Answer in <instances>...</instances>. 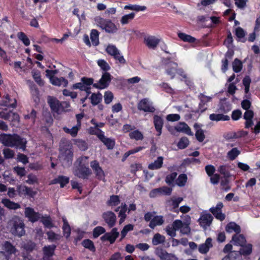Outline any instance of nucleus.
I'll return each mask as SVG.
<instances>
[{"mask_svg": "<svg viewBox=\"0 0 260 260\" xmlns=\"http://www.w3.org/2000/svg\"><path fill=\"white\" fill-rule=\"evenodd\" d=\"M0 141L5 146L25 150L27 141L17 135L3 134L0 135Z\"/></svg>", "mask_w": 260, "mask_h": 260, "instance_id": "f257e3e1", "label": "nucleus"}, {"mask_svg": "<svg viewBox=\"0 0 260 260\" xmlns=\"http://www.w3.org/2000/svg\"><path fill=\"white\" fill-rule=\"evenodd\" d=\"M10 232L14 236L21 237L25 234V224L22 219L17 216H13L8 222Z\"/></svg>", "mask_w": 260, "mask_h": 260, "instance_id": "f03ea898", "label": "nucleus"}, {"mask_svg": "<svg viewBox=\"0 0 260 260\" xmlns=\"http://www.w3.org/2000/svg\"><path fill=\"white\" fill-rule=\"evenodd\" d=\"M94 21L98 26L102 29H105L107 32L114 33L117 30V27L110 20L104 19L100 16H97L94 18Z\"/></svg>", "mask_w": 260, "mask_h": 260, "instance_id": "7ed1b4c3", "label": "nucleus"}, {"mask_svg": "<svg viewBox=\"0 0 260 260\" xmlns=\"http://www.w3.org/2000/svg\"><path fill=\"white\" fill-rule=\"evenodd\" d=\"M73 154L70 149H67L60 152L59 159L64 168H68L72 164Z\"/></svg>", "mask_w": 260, "mask_h": 260, "instance_id": "20e7f679", "label": "nucleus"}, {"mask_svg": "<svg viewBox=\"0 0 260 260\" xmlns=\"http://www.w3.org/2000/svg\"><path fill=\"white\" fill-rule=\"evenodd\" d=\"M106 51L108 54L113 56L114 59L117 60L121 64H124L125 63V60L123 56L121 55L119 51L114 45H108Z\"/></svg>", "mask_w": 260, "mask_h": 260, "instance_id": "39448f33", "label": "nucleus"}, {"mask_svg": "<svg viewBox=\"0 0 260 260\" xmlns=\"http://www.w3.org/2000/svg\"><path fill=\"white\" fill-rule=\"evenodd\" d=\"M111 80V76L108 72H104L99 82L93 84V86L98 89H104L107 88Z\"/></svg>", "mask_w": 260, "mask_h": 260, "instance_id": "423d86ee", "label": "nucleus"}, {"mask_svg": "<svg viewBox=\"0 0 260 260\" xmlns=\"http://www.w3.org/2000/svg\"><path fill=\"white\" fill-rule=\"evenodd\" d=\"M213 216L207 211H203L201 214V216L198 219L200 225L204 229L210 226L213 220Z\"/></svg>", "mask_w": 260, "mask_h": 260, "instance_id": "0eeeda50", "label": "nucleus"}, {"mask_svg": "<svg viewBox=\"0 0 260 260\" xmlns=\"http://www.w3.org/2000/svg\"><path fill=\"white\" fill-rule=\"evenodd\" d=\"M91 173V171L88 166L84 165L78 166L74 171L75 176L83 179H87Z\"/></svg>", "mask_w": 260, "mask_h": 260, "instance_id": "6e6552de", "label": "nucleus"}, {"mask_svg": "<svg viewBox=\"0 0 260 260\" xmlns=\"http://www.w3.org/2000/svg\"><path fill=\"white\" fill-rule=\"evenodd\" d=\"M155 253L161 260H178L177 257L172 253H169L162 248L157 247Z\"/></svg>", "mask_w": 260, "mask_h": 260, "instance_id": "1a4fd4ad", "label": "nucleus"}, {"mask_svg": "<svg viewBox=\"0 0 260 260\" xmlns=\"http://www.w3.org/2000/svg\"><path fill=\"white\" fill-rule=\"evenodd\" d=\"M24 215L28 218L31 222H35L41 218V214L39 212H36L34 209L31 207H26L25 208Z\"/></svg>", "mask_w": 260, "mask_h": 260, "instance_id": "9d476101", "label": "nucleus"}, {"mask_svg": "<svg viewBox=\"0 0 260 260\" xmlns=\"http://www.w3.org/2000/svg\"><path fill=\"white\" fill-rule=\"evenodd\" d=\"M92 134L97 135L99 139L106 146L107 149H112L115 145V141L113 139L106 137L104 135L100 132L99 134H97L94 131H91Z\"/></svg>", "mask_w": 260, "mask_h": 260, "instance_id": "9b49d317", "label": "nucleus"}, {"mask_svg": "<svg viewBox=\"0 0 260 260\" xmlns=\"http://www.w3.org/2000/svg\"><path fill=\"white\" fill-rule=\"evenodd\" d=\"M90 167L98 179L102 180L104 179L105 173L97 160L92 161L90 162Z\"/></svg>", "mask_w": 260, "mask_h": 260, "instance_id": "f8f14e48", "label": "nucleus"}, {"mask_svg": "<svg viewBox=\"0 0 260 260\" xmlns=\"http://www.w3.org/2000/svg\"><path fill=\"white\" fill-rule=\"evenodd\" d=\"M223 205L221 202L218 203L216 207H213L210 209V211L217 219L222 221L225 219V215L221 212V209Z\"/></svg>", "mask_w": 260, "mask_h": 260, "instance_id": "ddd939ff", "label": "nucleus"}, {"mask_svg": "<svg viewBox=\"0 0 260 260\" xmlns=\"http://www.w3.org/2000/svg\"><path fill=\"white\" fill-rule=\"evenodd\" d=\"M47 101L53 112L57 114L61 113V103L57 99L49 96Z\"/></svg>", "mask_w": 260, "mask_h": 260, "instance_id": "4468645a", "label": "nucleus"}, {"mask_svg": "<svg viewBox=\"0 0 260 260\" xmlns=\"http://www.w3.org/2000/svg\"><path fill=\"white\" fill-rule=\"evenodd\" d=\"M102 217L110 228L113 226L116 221V215L112 211H107L103 213Z\"/></svg>", "mask_w": 260, "mask_h": 260, "instance_id": "2eb2a0df", "label": "nucleus"}, {"mask_svg": "<svg viewBox=\"0 0 260 260\" xmlns=\"http://www.w3.org/2000/svg\"><path fill=\"white\" fill-rule=\"evenodd\" d=\"M138 108L145 112H154L155 111V108L152 106L147 99L142 100L138 104Z\"/></svg>", "mask_w": 260, "mask_h": 260, "instance_id": "dca6fc26", "label": "nucleus"}, {"mask_svg": "<svg viewBox=\"0 0 260 260\" xmlns=\"http://www.w3.org/2000/svg\"><path fill=\"white\" fill-rule=\"evenodd\" d=\"M119 235L116 228H113L110 232L106 233L101 238L102 241H109L111 244L113 243Z\"/></svg>", "mask_w": 260, "mask_h": 260, "instance_id": "f3484780", "label": "nucleus"}, {"mask_svg": "<svg viewBox=\"0 0 260 260\" xmlns=\"http://www.w3.org/2000/svg\"><path fill=\"white\" fill-rule=\"evenodd\" d=\"M159 42L160 40L154 36H149L144 39V43L148 48L151 49L155 48Z\"/></svg>", "mask_w": 260, "mask_h": 260, "instance_id": "a211bd4d", "label": "nucleus"}, {"mask_svg": "<svg viewBox=\"0 0 260 260\" xmlns=\"http://www.w3.org/2000/svg\"><path fill=\"white\" fill-rule=\"evenodd\" d=\"M2 203L8 209L10 210H17L20 208V205L17 203L11 201L8 199H3L1 201Z\"/></svg>", "mask_w": 260, "mask_h": 260, "instance_id": "6ab92c4d", "label": "nucleus"}, {"mask_svg": "<svg viewBox=\"0 0 260 260\" xmlns=\"http://www.w3.org/2000/svg\"><path fill=\"white\" fill-rule=\"evenodd\" d=\"M175 129L177 132H183L190 136L193 135V134L191 132L190 128L185 123H179L175 127Z\"/></svg>", "mask_w": 260, "mask_h": 260, "instance_id": "aec40b11", "label": "nucleus"}, {"mask_svg": "<svg viewBox=\"0 0 260 260\" xmlns=\"http://www.w3.org/2000/svg\"><path fill=\"white\" fill-rule=\"evenodd\" d=\"M212 247V239L210 238H208L206 239L205 243L201 244L199 247V251L201 253H207L209 249Z\"/></svg>", "mask_w": 260, "mask_h": 260, "instance_id": "412c9836", "label": "nucleus"}, {"mask_svg": "<svg viewBox=\"0 0 260 260\" xmlns=\"http://www.w3.org/2000/svg\"><path fill=\"white\" fill-rule=\"evenodd\" d=\"M153 122L155 128L158 132V136H160L161 134V129L164 124V121L162 118L157 115H155L153 118Z\"/></svg>", "mask_w": 260, "mask_h": 260, "instance_id": "4be33fe9", "label": "nucleus"}, {"mask_svg": "<svg viewBox=\"0 0 260 260\" xmlns=\"http://www.w3.org/2000/svg\"><path fill=\"white\" fill-rule=\"evenodd\" d=\"M40 219H41L40 221L46 228L51 229L54 226L51 218L48 215H45L44 216L41 215Z\"/></svg>", "mask_w": 260, "mask_h": 260, "instance_id": "5701e85b", "label": "nucleus"}, {"mask_svg": "<svg viewBox=\"0 0 260 260\" xmlns=\"http://www.w3.org/2000/svg\"><path fill=\"white\" fill-rule=\"evenodd\" d=\"M69 182V178L64 176H59L57 178L53 179L50 184H54L59 183L61 187H63Z\"/></svg>", "mask_w": 260, "mask_h": 260, "instance_id": "b1692460", "label": "nucleus"}, {"mask_svg": "<svg viewBox=\"0 0 260 260\" xmlns=\"http://www.w3.org/2000/svg\"><path fill=\"white\" fill-rule=\"evenodd\" d=\"M164 222V220L162 216H154L153 219L150 221L149 226L153 229L158 225H162Z\"/></svg>", "mask_w": 260, "mask_h": 260, "instance_id": "393cba45", "label": "nucleus"}, {"mask_svg": "<svg viewBox=\"0 0 260 260\" xmlns=\"http://www.w3.org/2000/svg\"><path fill=\"white\" fill-rule=\"evenodd\" d=\"M50 81L52 84L58 86L66 87L68 84V80L63 77L57 78L55 77L50 80Z\"/></svg>", "mask_w": 260, "mask_h": 260, "instance_id": "a878e982", "label": "nucleus"}, {"mask_svg": "<svg viewBox=\"0 0 260 260\" xmlns=\"http://www.w3.org/2000/svg\"><path fill=\"white\" fill-rule=\"evenodd\" d=\"M209 118L212 121H228L230 120V116L222 114H211L209 116Z\"/></svg>", "mask_w": 260, "mask_h": 260, "instance_id": "bb28decb", "label": "nucleus"}, {"mask_svg": "<svg viewBox=\"0 0 260 260\" xmlns=\"http://www.w3.org/2000/svg\"><path fill=\"white\" fill-rule=\"evenodd\" d=\"M163 160V157H158L156 160L148 165V168L150 170H156L160 169L162 167Z\"/></svg>", "mask_w": 260, "mask_h": 260, "instance_id": "cd10ccee", "label": "nucleus"}, {"mask_svg": "<svg viewBox=\"0 0 260 260\" xmlns=\"http://www.w3.org/2000/svg\"><path fill=\"white\" fill-rule=\"evenodd\" d=\"M225 230L228 233L235 232L237 234H239L241 232L240 226L233 222H230L227 224Z\"/></svg>", "mask_w": 260, "mask_h": 260, "instance_id": "c85d7f7f", "label": "nucleus"}, {"mask_svg": "<svg viewBox=\"0 0 260 260\" xmlns=\"http://www.w3.org/2000/svg\"><path fill=\"white\" fill-rule=\"evenodd\" d=\"M232 240L234 242L235 244L243 246L246 243V239L242 235L236 234L233 236Z\"/></svg>", "mask_w": 260, "mask_h": 260, "instance_id": "c756f323", "label": "nucleus"}, {"mask_svg": "<svg viewBox=\"0 0 260 260\" xmlns=\"http://www.w3.org/2000/svg\"><path fill=\"white\" fill-rule=\"evenodd\" d=\"M252 245L251 244L243 245V246H241L240 250L237 251L240 253L241 256V255H248L252 252Z\"/></svg>", "mask_w": 260, "mask_h": 260, "instance_id": "7c9ffc66", "label": "nucleus"}, {"mask_svg": "<svg viewBox=\"0 0 260 260\" xmlns=\"http://www.w3.org/2000/svg\"><path fill=\"white\" fill-rule=\"evenodd\" d=\"M241 258L240 253L237 251H232L222 260H238Z\"/></svg>", "mask_w": 260, "mask_h": 260, "instance_id": "2f4dec72", "label": "nucleus"}, {"mask_svg": "<svg viewBox=\"0 0 260 260\" xmlns=\"http://www.w3.org/2000/svg\"><path fill=\"white\" fill-rule=\"evenodd\" d=\"M194 127L196 129V137L197 139L200 142H203L205 138L203 131L200 128L199 125L197 123L194 124Z\"/></svg>", "mask_w": 260, "mask_h": 260, "instance_id": "473e14b6", "label": "nucleus"}, {"mask_svg": "<svg viewBox=\"0 0 260 260\" xmlns=\"http://www.w3.org/2000/svg\"><path fill=\"white\" fill-rule=\"evenodd\" d=\"M165 240L166 238L164 236L157 233L154 235L152 242L153 245L156 246L164 243L165 242Z\"/></svg>", "mask_w": 260, "mask_h": 260, "instance_id": "72a5a7b5", "label": "nucleus"}, {"mask_svg": "<svg viewBox=\"0 0 260 260\" xmlns=\"http://www.w3.org/2000/svg\"><path fill=\"white\" fill-rule=\"evenodd\" d=\"M218 171L221 174L223 175L225 178V182H228L227 178H229L231 176L229 170V167L226 165L220 166L218 168Z\"/></svg>", "mask_w": 260, "mask_h": 260, "instance_id": "f704fd0d", "label": "nucleus"}, {"mask_svg": "<svg viewBox=\"0 0 260 260\" xmlns=\"http://www.w3.org/2000/svg\"><path fill=\"white\" fill-rule=\"evenodd\" d=\"M199 98L201 99V103L199 104V108H198L197 109H195L193 111V112L198 113H203L207 109L206 107H204V105L206 103V101H205L203 99L204 98H205L204 95L201 94L199 95Z\"/></svg>", "mask_w": 260, "mask_h": 260, "instance_id": "c9c22d12", "label": "nucleus"}, {"mask_svg": "<svg viewBox=\"0 0 260 260\" xmlns=\"http://www.w3.org/2000/svg\"><path fill=\"white\" fill-rule=\"evenodd\" d=\"M129 137L132 139L136 141L142 140L144 138L143 135L138 130L134 131L129 133Z\"/></svg>", "mask_w": 260, "mask_h": 260, "instance_id": "e433bc0d", "label": "nucleus"}, {"mask_svg": "<svg viewBox=\"0 0 260 260\" xmlns=\"http://www.w3.org/2000/svg\"><path fill=\"white\" fill-rule=\"evenodd\" d=\"M73 88L76 89H79L82 91H85L88 94L90 93V87L87 86L82 81L81 82L77 83L73 85Z\"/></svg>", "mask_w": 260, "mask_h": 260, "instance_id": "4c0bfd02", "label": "nucleus"}, {"mask_svg": "<svg viewBox=\"0 0 260 260\" xmlns=\"http://www.w3.org/2000/svg\"><path fill=\"white\" fill-rule=\"evenodd\" d=\"M56 248V246L54 245H49L48 246H45L43 248V251L44 256L51 257L53 255L54 251Z\"/></svg>", "mask_w": 260, "mask_h": 260, "instance_id": "58836bf2", "label": "nucleus"}, {"mask_svg": "<svg viewBox=\"0 0 260 260\" xmlns=\"http://www.w3.org/2000/svg\"><path fill=\"white\" fill-rule=\"evenodd\" d=\"M232 67L233 70L235 72L239 73L242 69V63L239 59L236 58L233 62Z\"/></svg>", "mask_w": 260, "mask_h": 260, "instance_id": "ea45409f", "label": "nucleus"}, {"mask_svg": "<svg viewBox=\"0 0 260 260\" xmlns=\"http://www.w3.org/2000/svg\"><path fill=\"white\" fill-rule=\"evenodd\" d=\"M178 37L184 42H188L193 43L195 41L196 39L190 35L185 34L183 32H179L178 34Z\"/></svg>", "mask_w": 260, "mask_h": 260, "instance_id": "a19ab883", "label": "nucleus"}, {"mask_svg": "<svg viewBox=\"0 0 260 260\" xmlns=\"http://www.w3.org/2000/svg\"><path fill=\"white\" fill-rule=\"evenodd\" d=\"M80 127L81 126H78V125L76 124V125L72 127L71 128L64 127L63 129L66 133L70 134L72 137H75L77 136Z\"/></svg>", "mask_w": 260, "mask_h": 260, "instance_id": "79ce46f5", "label": "nucleus"}, {"mask_svg": "<svg viewBox=\"0 0 260 260\" xmlns=\"http://www.w3.org/2000/svg\"><path fill=\"white\" fill-rule=\"evenodd\" d=\"M90 39L93 45L96 46L99 44V32L95 29H92L90 34Z\"/></svg>", "mask_w": 260, "mask_h": 260, "instance_id": "37998d69", "label": "nucleus"}, {"mask_svg": "<svg viewBox=\"0 0 260 260\" xmlns=\"http://www.w3.org/2000/svg\"><path fill=\"white\" fill-rule=\"evenodd\" d=\"M187 177L185 174H181L179 175L176 180V184L180 187L184 186L187 181Z\"/></svg>", "mask_w": 260, "mask_h": 260, "instance_id": "c03bdc74", "label": "nucleus"}, {"mask_svg": "<svg viewBox=\"0 0 260 260\" xmlns=\"http://www.w3.org/2000/svg\"><path fill=\"white\" fill-rule=\"evenodd\" d=\"M120 203L119 197L116 195L110 196V199L107 202V204L110 206H115Z\"/></svg>", "mask_w": 260, "mask_h": 260, "instance_id": "a18cd8bd", "label": "nucleus"}, {"mask_svg": "<svg viewBox=\"0 0 260 260\" xmlns=\"http://www.w3.org/2000/svg\"><path fill=\"white\" fill-rule=\"evenodd\" d=\"M102 95L100 92L98 93H92L91 97V103L93 105H98L102 100Z\"/></svg>", "mask_w": 260, "mask_h": 260, "instance_id": "49530a36", "label": "nucleus"}, {"mask_svg": "<svg viewBox=\"0 0 260 260\" xmlns=\"http://www.w3.org/2000/svg\"><path fill=\"white\" fill-rule=\"evenodd\" d=\"M3 246L4 249L10 254L14 253L16 252V248L9 242H5Z\"/></svg>", "mask_w": 260, "mask_h": 260, "instance_id": "de8ad7c7", "label": "nucleus"}, {"mask_svg": "<svg viewBox=\"0 0 260 260\" xmlns=\"http://www.w3.org/2000/svg\"><path fill=\"white\" fill-rule=\"evenodd\" d=\"M240 153V151L237 148H234L228 152V157L231 160H234Z\"/></svg>", "mask_w": 260, "mask_h": 260, "instance_id": "09e8293b", "label": "nucleus"}, {"mask_svg": "<svg viewBox=\"0 0 260 260\" xmlns=\"http://www.w3.org/2000/svg\"><path fill=\"white\" fill-rule=\"evenodd\" d=\"M75 144L82 151H85L88 148L87 143L84 140L78 139L75 141Z\"/></svg>", "mask_w": 260, "mask_h": 260, "instance_id": "8fccbe9b", "label": "nucleus"}, {"mask_svg": "<svg viewBox=\"0 0 260 260\" xmlns=\"http://www.w3.org/2000/svg\"><path fill=\"white\" fill-rule=\"evenodd\" d=\"M98 64L104 72H107L110 69L108 63L104 59H99L98 61Z\"/></svg>", "mask_w": 260, "mask_h": 260, "instance_id": "3c124183", "label": "nucleus"}, {"mask_svg": "<svg viewBox=\"0 0 260 260\" xmlns=\"http://www.w3.org/2000/svg\"><path fill=\"white\" fill-rule=\"evenodd\" d=\"M63 225L62 227L63 235L66 238H68L71 234V229L67 220L63 218Z\"/></svg>", "mask_w": 260, "mask_h": 260, "instance_id": "603ef678", "label": "nucleus"}, {"mask_svg": "<svg viewBox=\"0 0 260 260\" xmlns=\"http://www.w3.org/2000/svg\"><path fill=\"white\" fill-rule=\"evenodd\" d=\"M135 13H131L129 14L124 15L121 19V23L122 24H126L129 22V21L133 20L135 17Z\"/></svg>", "mask_w": 260, "mask_h": 260, "instance_id": "864d4df0", "label": "nucleus"}, {"mask_svg": "<svg viewBox=\"0 0 260 260\" xmlns=\"http://www.w3.org/2000/svg\"><path fill=\"white\" fill-rule=\"evenodd\" d=\"M17 37L18 39L21 40L25 46H28L30 44V41L26 35L23 32H20L18 34Z\"/></svg>", "mask_w": 260, "mask_h": 260, "instance_id": "5fc2aeb1", "label": "nucleus"}, {"mask_svg": "<svg viewBox=\"0 0 260 260\" xmlns=\"http://www.w3.org/2000/svg\"><path fill=\"white\" fill-rule=\"evenodd\" d=\"M189 144V140L186 137H183L179 140L177 146L180 149L185 148Z\"/></svg>", "mask_w": 260, "mask_h": 260, "instance_id": "6e6d98bb", "label": "nucleus"}, {"mask_svg": "<svg viewBox=\"0 0 260 260\" xmlns=\"http://www.w3.org/2000/svg\"><path fill=\"white\" fill-rule=\"evenodd\" d=\"M3 154L6 159H10L14 157L15 152L9 148H5L3 150Z\"/></svg>", "mask_w": 260, "mask_h": 260, "instance_id": "4d7b16f0", "label": "nucleus"}, {"mask_svg": "<svg viewBox=\"0 0 260 260\" xmlns=\"http://www.w3.org/2000/svg\"><path fill=\"white\" fill-rule=\"evenodd\" d=\"M46 234L48 236V239L52 241L59 240L60 238L59 235L55 234L52 231L47 232Z\"/></svg>", "mask_w": 260, "mask_h": 260, "instance_id": "13d9d810", "label": "nucleus"}, {"mask_svg": "<svg viewBox=\"0 0 260 260\" xmlns=\"http://www.w3.org/2000/svg\"><path fill=\"white\" fill-rule=\"evenodd\" d=\"M105 232V230L102 226H97L93 230V236L94 238H96L101 234Z\"/></svg>", "mask_w": 260, "mask_h": 260, "instance_id": "bf43d9fd", "label": "nucleus"}, {"mask_svg": "<svg viewBox=\"0 0 260 260\" xmlns=\"http://www.w3.org/2000/svg\"><path fill=\"white\" fill-rule=\"evenodd\" d=\"M82 244L84 247L88 248L91 251H94L95 250L93 243L89 239L84 240L82 242Z\"/></svg>", "mask_w": 260, "mask_h": 260, "instance_id": "052dcab7", "label": "nucleus"}, {"mask_svg": "<svg viewBox=\"0 0 260 260\" xmlns=\"http://www.w3.org/2000/svg\"><path fill=\"white\" fill-rule=\"evenodd\" d=\"M104 98L105 103L106 104H109L112 101L113 99V93L111 91H107L105 92L104 95Z\"/></svg>", "mask_w": 260, "mask_h": 260, "instance_id": "680f3d73", "label": "nucleus"}, {"mask_svg": "<svg viewBox=\"0 0 260 260\" xmlns=\"http://www.w3.org/2000/svg\"><path fill=\"white\" fill-rule=\"evenodd\" d=\"M134 226L132 224H129L126 225L121 232V240L125 237L127 232L133 230Z\"/></svg>", "mask_w": 260, "mask_h": 260, "instance_id": "e2e57ef3", "label": "nucleus"}, {"mask_svg": "<svg viewBox=\"0 0 260 260\" xmlns=\"http://www.w3.org/2000/svg\"><path fill=\"white\" fill-rule=\"evenodd\" d=\"M177 176V173L176 172H174L167 175L166 177V182L169 184L171 185L174 181L175 179L176 178Z\"/></svg>", "mask_w": 260, "mask_h": 260, "instance_id": "0e129e2a", "label": "nucleus"}, {"mask_svg": "<svg viewBox=\"0 0 260 260\" xmlns=\"http://www.w3.org/2000/svg\"><path fill=\"white\" fill-rule=\"evenodd\" d=\"M88 157L86 156H83L79 157L76 161V163L78 164V166H88Z\"/></svg>", "mask_w": 260, "mask_h": 260, "instance_id": "69168bd1", "label": "nucleus"}, {"mask_svg": "<svg viewBox=\"0 0 260 260\" xmlns=\"http://www.w3.org/2000/svg\"><path fill=\"white\" fill-rule=\"evenodd\" d=\"M32 77L35 80V81L40 85L43 86L44 85V82L42 80L41 78L40 74L39 72H32Z\"/></svg>", "mask_w": 260, "mask_h": 260, "instance_id": "338daca9", "label": "nucleus"}, {"mask_svg": "<svg viewBox=\"0 0 260 260\" xmlns=\"http://www.w3.org/2000/svg\"><path fill=\"white\" fill-rule=\"evenodd\" d=\"M166 231L167 234L172 237H174L176 235V231L175 230L174 228L172 225H168L166 228Z\"/></svg>", "mask_w": 260, "mask_h": 260, "instance_id": "774afa93", "label": "nucleus"}]
</instances>
